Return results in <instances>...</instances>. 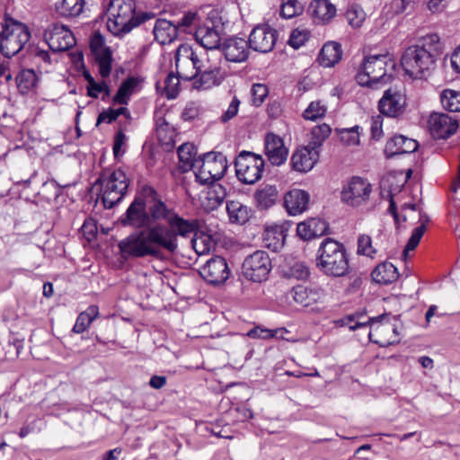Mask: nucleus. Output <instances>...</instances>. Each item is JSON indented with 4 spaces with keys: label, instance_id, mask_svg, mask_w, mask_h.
Masks as SVG:
<instances>
[{
    "label": "nucleus",
    "instance_id": "14",
    "mask_svg": "<svg viewBox=\"0 0 460 460\" xmlns=\"http://www.w3.org/2000/svg\"><path fill=\"white\" fill-rule=\"evenodd\" d=\"M371 184L361 177L354 176L344 186L341 200L351 207H358L366 203L371 193Z\"/></svg>",
    "mask_w": 460,
    "mask_h": 460
},
{
    "label": "nucleus",
    "instance_id": "29",
    "mask_svg": "<svg viewBox=\"0 0 460 460\" xmlns=\"http://www.w3.org/2000/svg\"><path fill=\"white\" fill-rule=\"evenodd\" d=\"M418 143L416 140L408 138L402 135L394 136L387 141L385 153L386 157H393L396 155L410 154L416 151Z\"/></svg>",
    "mask_w": 460,
    "mask_h": 460
},
{
    "label": "nucleus",
    "instance_id": "24",
    "mask_svg": "<svg viewBox=\"0 0 460 460\" xmlns=\"http://www.w3.org/2000/svg\"><path fill=\"white\" fill-rule=\"evenodd\" d=\"M250 49L247 40L237 37L227 39L222 48L226 59L234 63L245 61L249 57Z\"/></svg>",
    "mask_w": 460,
    "mask_h": 460
},
{
    "label": "nucleus",
    "instance_id": "64",
    "mask_svg": "<svg viewBox=\"0 0 460 460\" xmlns=\"http://www.w3.org/2000/svg\"><path fill=\"white\" fill-rule=\"evenodd\" d=\"M415 0H394L392 3V6L396 14H400L407 11L408 9H412L414 5Z\"/></svg>",
    "mask_w": 460,
    "mask_h": 460
},
{
    "label": "nucleus",
    "instance_id": "56",
    "mask_svg": "<svg viewBox=\"0 0 460 460\" xmlns=\"http://www.w3.org/2000/svg\"><path fill=\"white\" fill-rule=\"evenodd\" d=\"M251 93L252 103L260 106L268 95V88L265 84H255L252 85Z\"/></svg>",
    "mask_w": 460,
    "mask_h": 460
},
{
    "label": "nucleus",
    "instance_id": "20",
    "mask_svg": "<svg viewBox=\"0 0 460 460\" xmlns=\"http://www.w3.org/2000/svg\"><path fill=\"white\" fill-rule=\"evenodd\" d=\"M226 169L227 161L222 153L211 151L203 154V177L219 181Z\"/></svg>",
    "mask_w": 460,
    "mask_h": 460
},
{
    "label": "nucleus",
    "instance_id": "19",
    "mask_svg": "<svg viewBox=\"0 0 460 460\" xmlns=\"http://www.w3.org/2000/svg\"><path fill=\"white\" fill-rule=\"evenodd\" d=\"M226 197V188L217 181L203 177V210L208 212L222 205Z\"/></svg>",
    "mask_w": 460,
    "mask_h": 460
},
{
    "label": "nucleus",
    "instance_id": "11",
    "mask_svg": "<svg viewBox=\"0 0 460 460\" xmlns=\"http://www.w3.org/2000/svg\"><path fill=\"white\" fill-rule=\"evenodd\" d=\"M271 269V260L268 252L261 250L248 255L242 264L243 276L254 282L266 280Z\"/></svg>",
    "mask_w": 460,
    "mask_h": 460
},
{
    "label": "nucleus",
    "instance_id": "60",
    "mask_svg": "<svg viewBox=\"0 0 460 460\" xmlns=\"http://www.w3.org/2000/svg\"><path fill=\"white\" fill-rule=\"evenodd\" d=\"M126 140L127 137L122 130H119L115 134L112 147L115 158H118L124 154L125 150H122V146H125Z\"/></svg>",
    "mask_w": 460,
    "mask_h": 460
},
{
    "label": "nucleus",
    "instance_id": "52",
    "mask_svg": "<svg viewBox=\"0 0 460 460\" xmlns=\"http://www.w3.org/2000/svg\"><path fill=\"white\" fill-rule=\"evenodd\" d=\"M220 69L208 68L203 72V89L218 85L221 83Z\"/></svg>",
    "mask_w": 460,
    "mask_h": 460
},
{
    "label": "nucleus",
    "instance_id": "12",
    "mask_svg": "<svg viewBox=\"0 0 460 460\" xmlns=\"http://www.w3.org/2000/svg\"><path fill=\"white\" fill-rule=\"evenodd\" d=\"M146 202L143 196V187L138 194L135 197L132 203L128 206L126 212L119 218V222L123 226H130L133 228H148L149 217L146 210Z\"/></svg>",
    "mask_w": 460,
    "mask_h": 460
},
{
    "label": "nucleus",
    "instance_id": "4",
    "mask_svg": "<svg viewBox=\"0 0 460 460\" xmlns=\"http://www.w3.org/2000/svg\"><path fill=\"white\" fill-rule=\"evenodd\" d=\"M394 66V61L387 55L369 56L361 64L356 80L360 85L369 87H376L379 83L386 84L391 79L389 71Z\"/></svg>",
    "mask_w": 460,
    "mask_h": 460
},
{
    "label": "nucleus",
    "instance_id": "16",
    "mask_svg": "<svg viewBox=\"0 0 460 460\" xmlns=\"http://www.w3.org/2000/svg\"><path fill=\"white\" fill-rule=\"evenodd\" d=\"M430 134L434 138L446 139L454 135L458 128L456 119L445 113L433 112L428 120Z\"/></svg>",
    "mask_w": 460,
    "mask_h": 460
},
{
    "label": "nucleus",
    "instance_id": "35",
    "mask_svg": "<svg viewBox=\"0 0 460 460\" xmlns=\"http://www.w3.org/2000/svg\"><path fill=\"white\" fill-rule=\"evenodd\" d=\"M84 0H61L55 4L56 12L63 17L70 18L80 15L84 10Z\"/></svg>",
    "mask_w": 460,
    "mask_h": 460
},
{
    "label": "nucleus",
    "instance_id": "6",
    "mask_svg": "<svg viewBox=\"0 0 460 460\" xmlns=\"http://www.w3.org/2000/svg\"><path fill=\"white\" fill-rule=\"evenodd\" d=\"M434 57L425 49L418 46L407 48L401 58V65L405 72L411 78H422L428 75L435 66Z\"/></svg>",
    "mask_w": 460,
    "mask_h": 460
},
{
    "label": "nucleus",
    "instance_id": "22",
    "mask_svg": "<svg viewBox=\"0 0 460 460\" xmlns=\"http://www.w3.org/2000/svg\"><path fill=\"white\" fill-rule=\"evenodd\" d=\"M320 151L309 145L298 147L292 155L290 164L299 172L311 171L319 160Z\"/></svg>",
    "mask_w": 460,
    "mask_h": 460
},
{
    "label": "nucleus",
    "instance_id": "61",
    "mask_svg": "<svg viewBox=\"0 0 460 460\" xmlns=\"http://www.w3.org/2000/svg\"><path fill=\"white\" fill-rule=\"evenodd\" d=\"M277 332V330L273 331L269 329H263L261 327H254L247 332V336L253 339H270L273 338L276 335Z\"/></svg>",
    "mask_w": 460,
    "mask_h": 460
},
{
    "label": "nucleus",
    "instance_id": "57",
    "mask_svg": "<svg viewBox=\"0 0 460 460\" xmlns=\"http://www.w3.org/2000/svg\"><path fill=\"white\" fill-rule=\"evenodd\" d=\"M307 40V32L305 31H300L298 29L293 30L289 40L288 44L294 49H298Z\"/></svg>",
    "mask_w": 460,
    "mask_h": 460
},
{
    "label": "nucleus",
    "instance_id": "7",
    "mask_svg": "<svg viewBox=\"0 0 460 460\" xmlns=\"http://www.w3.org/2000/svg\"><path fill=\"white\" fill-rule=\"evenodd\" d=\"M384 317L385 315H380L376 318H369L367 323H364L355 322L354 315H348L339 320L338 323L341 326H348L351 331L367 326L369 323L371 325V331L368 333L369 340L379 344L381 347H387L395 342V340L392 339L390 334H396V329L390 323H379V320Z\"/></svg>",
    "mask_w": 460,
    "mask_h": 460
},
{
    "label": "nucleus",
    "instance_id": "18",
    "mask_svg": "<svg viewBox=\"0 0 460 460\" xmlns=\"http://www.w3.org/2000/svg\"><path fill=\"white\" fill-rule=\"evenodd\" d=\"M203 14L206 15L203 21V31L205 30L203 40L211 39V40H208V44L220 42L221 34L224 31V22L219 10L210 5L203 6Z\"/></svg>",
    "mask_w": 460,
    "mask_h": 460
},
{
    "label": "nucleus",
    "instance_id": "43",
    "mask_svg": "<svg viewBox=\"0 0 460 460\" xmlns=\"http://www.w3.org/2000/svg\"><path fill=\"white\" fill-rule=\"evenodd\" d=\"M96 63L99 66V73L102 77L106 78L111 71L112 54L110 48H105L101 51L93 54Z\"/></svg>",
    "mask_w": 460,
    "mask_h": 460
},
{
    "label": "nucleus",
    "instance_id": "63",
    "mask_svg": "<svg viewBox=\"0 0 460 460\" xmlns=\"http://www.w3.org/2000/svg\"><path fill=\"white\" fill-rule=\"evenodd\" d=\"M107 48L105 46V40L103 36L100 32H95L90 40V49L92 53H95L97 51H101L102 49Z\"/></svg>",
    "mask_w": 460,
    "mask_h": 460
},
{
    "label": "nucleus",
    "instance_id": "3",
    "mask_svg": "<svg viewBox=\"0 0 460 460\" xmlns=\"http://www.w3.org/2000/svg\"><path fill=\"white\" fill-rule=\"evenodd\" d=\"M316 267L329 277L348 275L349 264L344 245L332 238H325L317 251Z\"/></svg>",
    "mask_w": 460,
    "mask_h": 460
},
{
    "label": "nucleus",
    "instance_id": "46",
    "mask_svg": "<svg viewBox=\"0 0 460 460\" xmlns=\"http://www.w3.org/2000/svg\"><path fill=\"white\" fill-rule=\"evenodd\" d=\"M313 7L314 15L322 21H330L336 14V7L329 0H315Z\"/></svg>",
    "mask_w": 460,
    "mask_h": 460
},
{
    "label": "nucleus",
    "instance_id": "28",
    "mask_svg": "<svg viewBox=\"0 0 460 460\" xmlns=\"http://www.w3.org/2000/svg\"><path fill=\"white\" fill-rule=\"evenodd\" d=\"M310 196L302 190L295 189L288 191L284 197V205L291 216L301 214L308 208Z\"/></svg>",
    "mask_w": 460,
    "mask_h": 460
},
{
    "label": "nucleus",
    "instance_id": "41",
    "mask_svg": "<svg viewBox=\"0 0 460 460\" xmlns=\"http://www.w3.org/2000/svg\"><path fill=\"white\" fill-rule=\"evenodd\" d=\"M420 226L414 228L410 239L408 240V242L404 247V250L402 252L404 258H406L408 256V253L410 252H412L416 249V247L420 243L421 237L423 236L424 233L426 232V229H427L426 225H427V223H429V217L425 215H423V216L421 215L420 217Z\"/></svg>",
    "mask_w": 460,
    "mask_h": 460
},
{
    "label": "nucleus",
    "instance_id": "40",
    "mask_svg": "<svg viewBox=\"0 0 460 460\" xmlns=\"http://www.w3.org/2000/svg\"><path fill=\"white\" fill-rule=\"evenodd\" d=\"M137 79L133 76L123 81L113 97V102L118 104H128L131 94L137 86Z\"/></svg>",
    "mask_w": 460,
    "mask_h": 460
},
{
    "label": "nucleus",
    "instance_id": "48",
    "mask_svg": "<svg viewBox=\"0 0 460 460\" xmlns=\"http://www.w3.org/2000/svg\"><path fill=\"white\" fill-rule=\"evenodd\" d=\"M418 48L425 49L436 60V58L441 53V43L438 34H429L422 39V44L417 45Z\"/></svg>",
    "mask_w": 460,
    "mask_h": 460
},
{
    "label": "nucleus",
    "instance_id": "31",
    "mask_svg": "<svg viewBox=\"0 0 460 460\" xmlns=\"http://www.w3.org/2000/svg\"><path fill=\"white\" fill-rule=\"evenodd\" d=\"M226 211L232 224L244 225L252 216L251 209L237 200L228 201Z\"/></svg>",
    "mask_w": 460,
    "mask_h": 460
},
{
    "label": "nucleus",
    "instance_id": "50",
    "mask_svg": "<svg viewBox=\"0 0 460 460\" xmlns=\"http://www.w3.org/2000/svg\"><path fill=\"white\" fill-rule=\"evenodd\" d=\"M303 12V5L297 0H283L280 15L285 19H291Z\"/></svg>",
    "mask_w": 460,
    "mask_h": 460
},
{
    "label": "nucleus",
    "instance_id": "49",
    "mask_svg": "<svg viewBox=\"0 0 460 460\" xmlns=\"http://www.w3.org/2000/svg\"><path fill=\"white\" fill-rule=\"evenodd\" d=\"M359 127L355 126L349 128L336 129L341 141L346 146H357L359 144Z\"/></svg>",
    "mask_w": 460,
    "mask_h": 460
},
{
    "label": "nucleus",
    "instance_id": "30",
    "mask_svg": "<svg viewBox=\"0 0 460 460\" xmlns=\"http://www.w3.org/2000/svg\"><path fill=\"white\" fill-rule=\"evenodd\" d=\"M155 39L161 45L172 42L178 36V26L165 19H158L153 29Z\"/></svg>",
    "mask_w": 460,
    "mask_h": 460
},
{
    "label": "nucleus",
    "instance_id": "10",
    "mask_svg": "<svg viewBox=\"0 0 460 460\" xmlns=\"http://www.w3.org/2000/svg\"><path fill=\"white\" fill-rule=\"evenodd\" d=\"M97 182L102 186V203L106 208H112L126 194L128 182L122 170H115L108 177L101 175Z\"/></svg>",
    "mask_w": 460,
    "mask_h": 460
},
{
    "label": "nucleus",
    "instance_id": "15",
    "mask_svg": "<svg viewBox=\"0 0 460 460\" xmlns=\"http://www.w3.org/2000/svg\"><path fill=\"white\" fill-rule=\"evenodd\" d=\"M277 39L278 31L269 25L262 24L252 29L248 42L254 51L269 53L274 49Z\"/></svg>",
    "mask_w": 460,
    "mask_h": 460
},
{
    "label": "nucleus",
    "instance_id": "26",
    "mask_svg": "<svg viewBox=\"0 0 460 460\" xmlns=\"http://www.w3.org/2000/svg\"><path fill=\"white\" fill-rule=\"evenodd\" d=\"M196 148L190 143L182 144L178 148L180 166L183 171L193 170L196 181L201 184V167L196 164Z\"/></svg>",
    "mask_w": 460,
    "mask_h": 460
},
{
    "label": "nucleus",
    "instance_id": "53",
    "mask_svg": "<svg viewBox=\"0 0 460 460\" xmlns=\"http://www.w3.org/2000/svg\"><path fill=\"white\" fill-rule=\"evenodd\" d=\"M219 234L214 230H208L206 233L203 230V255L206 252H209L212 250H215L217 241L219 240Z\"/></svg>",
    "mask_w": 460,
    "mask_h": 460
},
{
    "label": "nucleus",
    "instance_id": "13",
    "mask_svg": "<svg viewBox=\"0 0 460 460\" xmlns=\"http://www.w3.org/2000/svg\"><path fill=\"white\" fill-rule=\"evenodd\" d=\"M44 40L54 52L66 51L75 44L72 31L66 26L57 22L50 23L45 30Z\"/></svg>",
    "mask_w": 460,
    "mask_h": 460
},
{
    "label": "nucleus",
    "instance_id": "8",
    "mask_svg": "<svg viewBox=\"0 0 460 460\" xmlns=\"http://www.w3.org/2000/svg\"><path fill=\"white\" fill-rule=\"evenodd\" d=\"M264 165L261 155L242 151L234 161L236 177L244 184H254L262 177Z\"/></svg>",
    "mask_w": 460,
    "mask_h": 460
},
{
    "label": "nucleus",
    "instance_id": "38",
    "mask_svg": "<svg viewBox=\"0 0 460 460\" xmlns=\"http://www.w3.org/2000/svg\"><path fill=\"white\" fill-rule=\"evenodd\" d=\"M208 40H211V39L203 40V49H205L207 61L210 64L208 68L220 69L222 56L224 55L223 49H220V42L208 44Z\"/></svg>",
    "mask_w": 460,
    "mask_h": 460
},
{
    "label": "nucleus",
    "instance_id": "9",
    "mask_svg": "<svg viewBox=\"0 0 460 460\" xmlns=\"http://www.w3.org/2000/svg\"><path fill=\"white\" fill-rule=\"evenodd\" d=\"M175 62L177 75L186 81L195 79L192 87L199 90L201 88V77L198 78L201 66L199 56L189 45H181L176 51Z\"/></svg>",
    "mask_w": 460,
    "mask_h": 460
},
{
    "label": "nucleus",
    "instance_id": "39",
    "mask_svg": "<svg viewBox=\"0 0 460 460\" xmlns=\"http://www.w3.org/2000/svg\"><path fill=\"white\" fill-rule=\"evenodd\" d=\"M99 308L97 305H90L84 312L81 313L73 327V332L75 333L84 332L92 323V322L98 316Z\"/></svg>",
    "mask_w": 460,
    "mask_h": 460
},
{
    "label": "nucleus",
    "instance_id": "2",
    "mask_svg": "<svg viewBox=\"0 0 460 460\" xmlns=\"http://www.w3.org/2000/svg\"><path fill=\"white\" fill-rule=\"evenodd\" d=\"M107 27L116 36L128 33L146 20L155 17L150 13H136L134 0H111L109 4Z\"/></svg>",
    "mask_w": 460,
    "mask_h": 460
},
{
    "label": "nucleus",
    "instance_id": "42",
    "mask_svg": "<svg viewBox=\"0 0 460 460\" xmlns=\"http://www.w3.org/2000/svg\"><path fill=\"white\" fill-rule=\"evenodd\" d=\"M37 82L38 76L32 69H23L16 76L17 87L22 94H26L32 90Z\"/></svg>",
    "mask_w": 460,
    "mask_h": 460
},
{
    "label": "nucleus",
    "instance_id": "27",
    "mask_svg": "<svg viewBox=\"0 0 460 460\" xmlns=\"http://www.w3.org/2000/svg\"><path fill=\"white\" fill-rule=\"evenodd\" d=\"M329 226L320 218H309L297 225V235L303 240H311L327 234Z\"/></svg>",
    "mask_w": 460,
    "mask_h": 460
},
{
    "label": "nucleus",
    "instance_id": "44",
    "mask_svg": "<svg viewBox=\"0 0 460 460\" xmlns=\"http://www.w3.org/2000/svg\"><path fill=\"white\" fill-rule=\"evenodd\" d=\"M440 102L445 110L450 112L460 111V92L445 89L440 94Z\"/></svg>",
    "mask_w": 460,
    "mask_h": 460
},
{
    "label": "nucleus",
    "instance_id": "23",
    "mask_svg": "<svg viewBox=\"0 0 460 460\" xmlns=\"http://www.w3.org/2000/svg\"><path fill=\"white\" fill-rule=\"evenodd\" d=\"M264 150L270 164L276 166L283 164L288 155V149L285 146L283 139L272 132L265 136Z\"/></svg>",
    "mask_w": 460,
    "mask_h": 460
},
{
    "label": "nucleus",
    "instance_id": "51",
    "mask_svg": "<svg viewBox=\"0 0 460 460\" xmlns=\"http://www.w3.org/2000/svg\"><path fill=\"white\" fill-rule=\"evenodd\" d=\"M326 113L325 105L322 104L320 101L312 102L309 106L305 110L303 117L308 120H315L322 118Z\"/></svg>",
    "mask_w": 460,
    "mask_h": 460
},
{
    "label": "nucleus",
    "instance_id": "37",
    "mask_svg": "<svg viewBox=\"0 0 460 460\" xmlns=\"http://www.w3.org/2000/svg\"><path fill=\"white\" fill-rule=\"evenodd\" d=\"M155 124L158 139L164 145L172 144L176 137L174 127L164 117H156Z\"/></svg>",
    "mask_w": 460,
    "mask_h": 460
},
{
    "label": "nucleus",
    "instance_id": "54",
    "mask_svg": "<svg viewBox=\"0 0 460 460\" xmlns=\"http://www.w3.org/2000/svg\"><path fill=\"white\" fill-rule=\"evenodd\" d=\"M358 253L372 257L376 250L372 247V240L369 235L361 234L358 239Z\"/></svg>",
    "mask_w": 460,
    "mask_h": 460
},
{
    "label": "nucleus",
    "instance_id": "25",
    "mask_svg": "<svg viewBox=\"0 0 460 460\" xmlns=\"http://www.w3.org/2000/svg\"><path fill=\"white\" fill-rule=\"evenodd\" d=\"M290 296L294 301L302 306H310L323 299L324 291L319 287H305L298 285L290 291Z\"/></svg>",
    "mask_w": 460,
    "mask_h": 460
},
{
    "label": "nucleus",
    "instance_id": "21",
    "mask_svg": "<svg viewBox=\"0 0 460 460\" xmlns=\"http://www.w3.org/2000/svg\"><path fill=\"white\" fill-rule=\"evenodd\" d=\"M229 276V270L226 260L221 256H216L206 261L203 266V280L210 285H220Z\"/></svg>",
    "mask_w": 460,
    "mask_h": 460
},
{
    "label": "nucleus",
    "instance_id": "17",
    "mask_svg": "<svg viewBox=\"0 0 460 460\" xmlns=\"http://www.w3.org/2000/svg\"><path fill=\"white\" fill-rule=\"evenodd\" d=\"M406 96L394 89H387L378 102L380 112L387 117L397 118L406 108Z\"/></svg>",
    "mask_w": 460,
    "mask_h": 460
},
{
    "label": "nucleus",
    "instance_id": "33",
    "mask_svg": "<svg viewBox=\"0 0 460 460\" xmlns=\"http://www.w3.org/2000/svg\"><path fill=\"white\" fill-rule=\"evenodd\" d=\"M341 45L336 42H328L323 45L319 56V62L324 67H330L338 63L341 58Z\"/></svg>",
    "mask_w": 460,
    "mask_h": 460
},
{
    "label": "nucleus",
    "instance_id": "1",
    "mask_svg": "<svg viewBox=\"0 0 460 460\" xmlns=\"http://www.w3.org/2000/svg\"><path fill=\"white\" fill-rule=\"evenodd\" d=\"M142 187L149 227L121 240L119 248L122 253L136 258H159L161 248L174 252L178 248L177 236H188L193 233L195 224L183 219L172 208H168L153 187Z\"/></svg>",
    "mask_w": 460,
    "mask_h": 460
},
{
    "label": "nucleus",
    "instance_id": "47",
    "mask_svg": "<svg viewBox=\"0 0 460 460\" xmlns=\"http://www.w3.org/2000/svg\"><path fill=\"white\" fill-rule=\"evenodd\" d=\"M345 17L350 26L359 28L366 19V13L360 5L354 4L348 7Z\"/></svg>",
    "mask_w": 460,
    "mask_h": 460
},
{
    "label": "nucleus",
    "instance_id": "32",
    "mask_svg": "<svg viewBox=\"0 0 460 460\" xmlns=\"http://www.w3.org/2000/svg\"><path fill=\"white\" fill-rule=\"evenodd\" d=\"M371 276L373 280L376 283L390 284L398 279L399 273L394 265L391 262L385 261L375 268Z\"/></svg>",
    "mask_w": 460,
    "mask_h": 460
},
{
    "label": "nucleus",
    "instance_id": "34",
    "mask_svg": "<svg viewBox=\"0 0 460 460\" xmlns=\"http://www.w3.org/2000/svg\"><path fill=\"white\" fill-rule=\"evenodd\" d=\"M263 243L269 249L277 252L284 245L285 234L281 226H268L263 233Z\"/></svg>",
    "mask_w": 460,
    "mask_h": 460
},
{
    "label": "nucleus",
    "instance_id": "55",
    "mask_svg": "<svg viewBox=\"0 0 460 460\" xmlns=\"http://www.w3.org/2000/svg\"><path fill=\"white\" fill-rule=\"evenodd\" d=\"M180 76L177 75H173V73H170L165 81H164V88L167 93V97L172 99L175 98L178 93V86L180 84Z\"/></svg>",
    "mask_w": 460,
    "mask_h": 460
},
{
    "label": "nucleus",
    "instance_id": "58",
    "mask_svg": "<svg viewBox=\"0 0 460 460\" xmlns=\"http://www.w3.org/2000/svg\"><path fill=\"white\" fill-rule=\"evenodd\" d=\"M200 113V107L199 102H190L187 103L186 107L184 108L181 118L184 120H192L194 119L199 118Z\"/></svg>",
    "mask_w": 460,
    "mask_h": 460
},
{
    "label": "nucleus",
    "instance_id": "59",
    "mask_svg": "<svg viewBox=\"0 0 460 460\" xmlns=\"http://www.w3.org/2000/svg\"><path fill=\"white\" fill-rule=\"evenodd\" d=\"M82 234L84 236V238L91 242L93 241L97 234V226L92 218L86 219L84 223L83 224L82 227Z\"/></svg>",
    "mask_w": 460,
    "mask_h": 460
},
{
    "label": "nucleus",
    "instance_id": "5",
    "mask_svg": "<svg viewBox=\"0 0 460 460\" xmlns=\"http://www.w3.org/2000/svg\"><path fill=\"white\" fill-rule=\"evenodd\" d=\"M28 27L13 18H4L0 23V52L10 58L19 53L30 40Z\"/></svg>",
    "mask_w": 460,
    "mask_h": 460
},
{
    "label": "nucleus",
    "instance_id": "36",
    "mask_svg": "<svg viewBox=\"0 0 460 460\" xmlns=\"http://www.w3.org/2000/svg\"><path fill=\"white\" fill-rule=\"evenodd\" d=\"M257 206L266 209L273 206L278 199V190L274 185H265L258 190L255 194Z\"/></svg>",
    "mask_w": 460,
    "mask_h": 460
},
{
    "label": "nucleus",
    "instance_id": "45",
    "mask_svg": "<svg viewBox=\"0 0 460 460\" xmlns=\"http://www.w3.org/2000/svg\"><path fill=\"white\" fill-rule=\"evenodd\" d=\"M331 132V127L326 123L314 127L311 131V137L308 145L319 151L323 143L326 138H328Z\"/></svg>",
    "mask_w": 460,
    "mask_h": 460
},
{
    "label": "nucleus",
    "instance_id": "62",
    "mask_svg": "<svg viewBox=\"0 0 460 460\" xmlns=\"http://www.w3.org/2000/svg\"><path fill=\"white\" fill-rule=\"evenodd\" d=\"M102 92H105L107 95L110 93L109 87L104 81L102 83L94 82V84L87 86V93L90 97L97 98Z\"/></svg>",
    "mask_w": 460,
    "mask_h": 460
}]
</instances>
